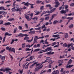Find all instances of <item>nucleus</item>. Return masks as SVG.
Returning a JSON list of instances; mask_svg holds the SVG:
<instances>
[{
	"label": "nucleus",
	"instance_id": "nucleus-35",
	"mask_svg": "<svg viewBox=\"0 0 74 74\" xmlns=\"http://www.w3.org/2000/svg\"><path fill=\"white\" fill-rule=\"evenodd\" d=\"M51 65H52V63L49 64V65L48 66V68H49V69L51 68Z\"/></svg>",
	"mask_w": 74,
	"mask_h": 74
},
{
	"label": "nucleus",
	"instance_id": "nucleus-51",
	"mask_svg": "<svg viewBox=\"0 0 74 74\" xmlns=\"http://www.w3.org/2000/svg\"><path fill=\"white\" fill-rule=\"evenodd\" d=\"M33 56H31V57H30L29 58L30 60H32L33 59Z\"/></svg>",
	"mask_w": 74,
	"mask_h": 74
},
{
	"label": "nucleus",
	"instance_id": "nucleus-33",
	"mask_svg": "<svg viewBox=\"0 0 74 74\" xmlns=\"http://www.w3.org/2000/svg\"><path fill=\"white\" fill-rule=\"evenodd\" d=\"M12 10L13 12H15L16 11V9H15V7H14L12 8Z\"/></svg>",
	"mask_w": 74,
	"mask_h": 74
},
{
	"label": "nucleus",
	"instance_id": "nucleus-9",
	"mask_svg": "<svg viewBox=\"0 0 74 74\" xmlns=\"http://www.w3.org/2000/svg\"><path fill=\"white\" fill-rule=\"evenodd\" d=\"M46 6L47 7H49L50 10H51V9H52V8H53L51 7V5L50 4L46 5Z\"/></svg>",
	"mask_w": 74,
	"mask_h": 74
},
{
	"label": "nucleus",
	"instance_id": "nucleus-28",
	"mask_svg": "<svg viewBox=\"0 0 74 74\" xmlns=\"http://www.w3.org/2000/svg\"><path fill=\"white\" fill-rule=\"evenodd\" d=\"M1 29L2 30V31H5V27H2L1 28Z\"/></svg>",
	"mask_w": 74,
	"mask_h": 74
},
{
	"label": "nucleus",
	"instance_id": "nucleus-30",
	"mask_svg": "<svg viewBox=\"0 0 74 74\" xmlns=\"http://www.w3.org/2000/svg\"><path fill=\"white\" fill-rule=\"evenodd\" d=\"M73 66V65H69L66 66V68H71Z\"/></svg>",
	"mask_w": 74,
	"mask_h": 74
},
{
	"label": "nucleus",
	"instance_id": "nucleus-45",
	"mask_svg": "<svg viewBox=\"0 0 74 74\" xmlns=\"http://www.w3.org/2000/svg\"><path fill=\"white\" fill-rule=\"evenodd\" d=\"M19 36H20V37H23V35L22 34H20L18 35V37Z\"/></svg>",
	"mask_w": 74,
	"mask_h": 74
},
{
	"label": "nucleus",
	"instance_id": "nucleus-42",
	"mask_svg": "<svg viewBox=\"0 0 74 74\" xmlns=\"http://www.w3.org/2000/svg\"><path fill=\"white\" fill-rule=\"evenodd\" d=\"M29 63H28L25 66V69H27V68H28V66H29Z\"/></svg>",
	"mask_w": 74,
	"mask_h": 74
},
{
	"label": "nucleus",
	"instance_id": "nucleus-23",
	"mask_svg": "<svg viewBox=\"0 0 74 74\" xmlns=\"http://www.w3.org/2000/svg\"><path fill=\"white\" fill-rule=\"evenodd\" d=\"M73 26H74V25L73 24H71L69 26V27L70 29H71V28H72L73 27Z\"/></svg>",
	"mask_w": 74,
	"mask_h": 74
},
{
	"label": "nucleus",
	"instance_id": "nucleus-5",
	"mask_svg": "<svg viewBox=\"0 0 74 74\" xmlns=\"http://www.w3.org/2000/svg\"><path fill=\"white\" fill-rule=\"evenodd\" d=\"M38 39H39V38H38V36H35L34 40V43H36V42L37 40H38Z\"/></svg>",
	"mask_w": 74,
	"mask_h": 74
},
{
	"label": "nucleus",
	"instance_id": "nucleus-38",
	"mask_svg": "<svg viewBox=\"0 0 74 74\" xmlns=\"http://www.w3.org/2000/svg\"><path fill=\"white\" fill-rule=\"evenodd\" d=\"M47 27H45V25H44L43 26H42L41 29H45Z\"/></svg>",
	"mask_w": 74,
	"mask_h": 74
},
{
	"label": "nucleus",
	"instance_id": "nucleus-11",
	"mask_svg": "<svg viewBox=\"0 0 74 74\" xmlns=\"http://www.w3.org/2000/svg\"><path fill=\"white\" fill-rule=\"evenodd\" d=\"M56 5L55 6V7H56V8H57L59 5H60V3H59L58 2H56Z\"/></svg>",
	"mask_w": 74,
	"mask_h": 74
},
{
	"label": "nucleus",
	"instance_id": "nucleus-27",
	"mask_svg": "<svg viewBox=\"0 0 74 74\" xmlns=\"http://www.w3.org/2000/svg\"><path fill=\"white\" fill-rule=\"evenodd\" d=\"M67 19H69V20H73V17H68L67 18Z\"/></svg>",
	"mask_w": 74,
	"mask_h": 74
},
{
	"label": "nucleus",
	"instance_id": "nucleus-57",
	"mask_svg": "<svg viewBox=\"0 0 74 74\" xmlns=\"http://www.w3.org/2000/svg\"><path fill=\"white\" fill-rule=\"evenodd\" d=\"M40 45H41L40 44H38L36 45V47H40Z\"/></svg>",
	"mask_w": 74,
	"mask_h": 74
},
{
	"label": "nucleus",
	"instance_id": "nucleus-15",
	"mask_svg": "<svg viewBox=\"0 0 74 74\" xmlns=\"http://www.w3.org/2000/svg\"><path fill=\"white\" fill-rule=\"evenodd\" d=\"M60 14H66V12L65 10H64L63 9L60 12Z\"/></svg>",
	"mask_w": 74,
	"mask_h": 74
},
{
	"label": "nucleus",
	"instance_id": "nucleus-64",
	"mask_svg": "<svg viewBox=\"0 0 74 74\" xmlns=\"http://www.w3.org/2000/svg\"><path fill=\"white\" fill-rule=\"evenodd\" d=\"M63 70H64V69L62 68L60 70V72H61V73H63Z\"/></svg>",
	"mask_w": 74,
	"mask_h": 74
},
{
	"label": "nucleus",
	"instance_id": "nucleus-13",
	"mask_svg": "<svg viewBox=\"0 0 74 74\" xmlns=\"http://www.w3.org/2000/svg\"><path fill=\"white\" fill-rule=\"evenodd\" d=\"M10 70H11V69L9 68L4 69V70H3L4 72H5V71H10Z\"/></svg>",
	"mask_w": 74,
	"mask_h": 74
},
{
	"label": "nucleus",
	"instance_id": "nucleus-29",
	"mask_svg": "<svg viewBox=\"0 0 74 74\" xmlns=\"http://www.w3.org/2000/svg\"><path fill=\"white\" fill-rule=\"evenodd\" d=\"M17 30H18V28L17 27H16L14 29V33H16V31H17Z\"/></svg>",
	"mask_w": 74,
	"mask_h": 74
},
{
	"label": "nucleus",
	"instance_id": "nucleus-63",
	"mask_svg": "<svg viewBox=\"0 0 74 74\" xmlns=\"http://www.w3.org/2000/svg\"><path fill=\"white\" fill-rule=\"evenodd\" d=\"M40 10H44V6H41L40 7Z\"/></svg>",
	"mask_w": 74,
	"mask_h": 74
},
{
	"label": "nucleus",
	"instance_id": "nucleus-58",
	"mask_svg": "<svg viewBox=\"0 0 74 74\" xmlns=\"http://www.w3.org/2000/svg\"><path fill=\"white\" fill-rule=\"evenodd\" d=\"M53 46H54L56 44V42H54L52 43V44Z\"/></svg>",
	"mask_w": 74,
	"mask_h": 74
},
{
	"label": "nucleus",
	"instance_id": "nucleus-2",
	"mask_svg": "<svg viewBox=\"0 0 74 74\" xmlns=\"http://www.w3.org/2000/svg\"><path fill=\"white\" fill-rule=\"evenodd\" d=\"M51 49H52V47H47V49H45V50H41L39 51L40 52H38V53L39 54L40 53H42V52H48V51H51Z\"/></svg>",
	"mask_w": 74,
	"mask_h": 74
},
{
	"label": "nucleus",
	"instance_id": "nucleus-32",
	"mask_svg": "<svg viewBox=\"0 0 74 74\" xmlns=\"http://www.w3.org/2000/svg\"><path fill=\"white\" fill-rule=\"evenodd\" d=\"M41 27H39L37 28H35V30H41Z\"/></svg>",
	"mask_w": 74,
	"mask_h": 74
},
{
	"label": "nucleus",
	"instance_id": "nucleus-17",
	"mask_svg": "<svg viewBox=\"0 0 74 74\" xmlns=\"http://www.w3.org/2000/svg\"><path fill=\"white\" fill-rule=\"evenodd\" d=\"M11 23H10V22H8L6 23H5L3 24L4 25H5V26H7V25H11Z\"/></svg>",
	"mask_w": 74,
	"mask_h": 74
},
{
	"label": "nucleus",
	"instance_id": "nucleus-1",
	"mask_svg": "<svg viewBox=\"0 0 74 74\" xmlns=\"http://www.w3.org/2000/svg\"><path fill=\"white\" fill-rule=\"evenodd\" d=\"M47 59H46L44 62H43L41 64L40 63L38 64H36V67H38L37 68H36L35 69V71H38L39 70V69H42V67H43V66L42 65V64H43V63H45L46 62H47ZM38 66H39L38 67Z\"/></svg>",
	"mask_w": 74,
	"mask_h": 74
},
{
	"label": "nucleus",
	"instance_id": "nucleus-52",
	"mask_svg": "<svg viewBox=\"0 0 74 74\" xmlns=\"http://www.w3.org/2000/svg\"><path fill=\"white\" fill-rule=\"evenodd\" d=\"M9 52H12V47H10L9 49Z\"/></svg>",
	"mask_w": 74,
	"mask_h": 74
},
{
	"label": "nucleus",
	"instance_id": "nucleus-44",
	"mask_svg": "<svg viewBox=\"0 0 74 74\" xmlns=\"http://www.w3.org/2000/svg\"><path fill=\"white\" fill-rule=\"evenodd\" d=\"M70 7H74V3H72L70 5Z\"/></svg>",
	"mask_w": 74,
	"mask_h": 74
},
{
	"label": "nucleus",
	"instance_id": "nucleus-34",
	"mask_svg": "<svg viewBox=\"0 0 74 74\" xmlns=\"http://www.w3.org/2000/svg\"><path fill=\"white\" fill-rule=\"evenodd\" d=\"M18 71L20 74H22V73L23 72V69H22V70L19 71Z\"/></svg>",
	"mask_w": 74,
	"mask_h": 74
},
{
	"label": "nucleus",
	"instance_id": "nucleus-8",
	"mask_svg": "<svg viewBox=\"0 0 74 74\" xmlns=\"http://www.w3.org/2000/svg\"><path fill=\"white\" fill-rule=\"evenodd\" d=\"M25 18H26V19H27V21H29L31 20V19H30V18H29V17L27 16V15H26L25 14Z\"/></svg>",
	"mask_w": 74,
	"mask_h": 74
},
{
	"label": "nucleus",
	"instance_id": "nucleus-31",
	"mask_svg": "<svg viewBox=\"0 0 74 74\" xmlns=\"http://www.w3.org/2000/svg\"><path fill=\"white\" fill-rule=\"evenodd\" d=\"M57 33H58V34H64V33H63L62 32H56L53 34H53H57Z\"/></svg>",
	"mask_w": 74,
	"mask_h": 74
},
{
	"label": "nucleus",
	"instance_id": "nucleus-7",
	"mask_svg": "<svg viewBox=\"0 0 74 74\" xmlns=\"http://www.w3.org/2000/svg\"><path fill=\"white\" fill-rule=\"evenodd\" d=\"M54 53H55L54 52H52V51H51L49 52L46 53L47 54V55H53Z\"/></svg>",
	"mask_w": 74,
	"mask_h": 74
},
{
	"label": "nucleus",
	"instance_id": "nucleus-60",
	"mask_svg": "<svg viewBox=\"0 0 74 74\" xmlns=\"http://www.w3.org/2000/svg\"><path fill=\"white\" fill-rule=\"evenodd\" d=\"M36 14H35V15H38V14H40V12H36Z\"/></svg>",
	"mask_w": 74,
	"mask_h": 74
},
{
	"label": "nucleus",
	"instance_id": "nucleus-50",
	"mask_svg": "<svg viewBox=\"0 0 74 74\" xmlns=\"http://www.w3.org/2000/svg\"><path fill=\"white\" fill-rule=\"evenodd\" d=\"M14 39H12V42L10 43L11 44H12L14 43Z\"/></svg>",
	"mask_w": 74,
	"mask_h": 74
},
{
	"label": "nucleus",
	"instance_id": "nucleus-56",
	"mask_svg": "<svg viewBox=\"0 0 74 74\" xmlns=\"http://www.w3.org/2000/svg\"><path fill=\"white\" fill-rule=\"evenodd\" d=\"M51 69H49L47 70V73H51Z\"/></svg>",
	"mask_w": 74,
	"mask_h": 74
},
{
	"label": "nucleus",
	"instance_id": "nucleus-10",
	"mask_svg": "<svg viewBox=\"0 0 74 74\" xmlns=\"http://www.w3.org/2000/svg\"><path fill=\"white\" fill-rule=\"evenodd\" d=\"M22 10V8H17L16 10V11L18 12V11H19L20 12V14H21V11Z\"/></svg>",
	"mask_w": 74,
	"mask_h": 74
},
{
	"label": "nucleus",
	"instance_id": "nucleus-49",
	"mask_svg": "<svg viewBox=\"0 0 74 74\" xmlns=\"http://www.w3.org/2000/svg\"><path fill=\"white\" fill-rule=\"evenodd\" d=\"M26 51H31V50H32L31 49H30L29 48H26Z\"/></svg>",
	"mask_w": 74,
	"mask_h": 74
},
{
	"label": "nucleus",
	"instance_id": "nucleus-43",
	"mask_svg": "<svg viewBox=\"0 0 74 74\" xmlns=\"http://www.w3.org/2000/svg\"><path fill=\"white\" fill-rule=\"evenodd\" d=\"M65 57L64 56V55H62V56H60V59H62V58H64Z\"/></svg>",
	"mask_w": 74,
	"mask_h": 74
},
{
	"label": "nucleus",
	"instance_id": "nucleus-37",
	"mask_svg": "<svg viewBox=\"0 0 74 74\" xmlns=\"http://www.w3.org/2000/svg\"><path fill=\"white\" fill-rule=\"evenodd\" d=\"M63 46L64 47H67V44L66 43H64L63 44Z\"/></svg>",
	"mask_w": 74,
	"mask_h": 74
},
{
	"label": "nucleus",
	"instance_id": "nucleus-62",
	"mask_svg": "<svg viewBox=\"0 0 74 74\" xmlns=\"http://www.w3.org/2000/svg\"><path fill=\"white\" fill-rule=\"evenodd\" d=\"M65 9H67L68 8V5H65Z\"/></svg>",
	"mask_w": 74,
	"mask_h": 74
},
{
	"label": "nucleus",
	"instance_id": "nucleus-54",
	"mask_svg": "<svg viewBox=\"0 0 74 74\" xmlns=\"http://www.w3.org/2000/svg\"><path fill=\"white\" fill-rule=\"evenodd\" d=\"M0 24H1L2 25L3 24V20L0 21Z\"/></svg>",
	"mask_w": 74,
	"mask_h": 74
},
{
	"label": "nucleus",
	"instance_id": "nucleus-53",
	"mask_svg": "<svg viewBox=\"0 0 74 74\" xmlns=\"http://www.w3.org/2000/svg\"><path fill=\"white\" fill-rule=\"evenodd\" d=\"M49 19V17H46L45 18V20L46 21L47 20H48Z\"/></svg>",
	"mask_w": 74,
	"mask_h": 74
},
{
	"label": "nucleus",
	"instance_id": "nucleus-48",
	"mask_svg": "<svg viewBox=\"0 0 74 74\" xmlns=\"http://www.w3.org/2000/svg\"><path fill=\"white\" fill-rule=\"evenodd\" d=\"M65 9L66 10H65V12L66 13V12H69V10L68 9Z\"/></svg>",
	"mask_w": 74,
	"mask_h": 74
},
{
	"label": "nucleus",
	"instance_id": "nucleus-26",
	"mask_svg": "<svg viewBox=\"0 0 74 74\" xmlns=\"http://www.w3.org/2000/svg\"><path fill=\"white\" fill-rule=\"evenodd\" d=\"M41 51V49L40 48L34 50V52H37V51Z\"/></svg>",
	"mask_w": 74,
	"mask_h": 74
},
{
	"label": "nucleus",
	"instance_id": "nucleus-3",
	"mask_svg": "<svg viewBox=\"0 0 74 74\" xmlns=\"http://www.w3.org/2000/svg\"><path fill=\"white\" fill-rule=\"evenodd\" d=\"M59 34L53 35L52 36V37H53L54 38H51L50 39V40H52L53 41H55V40H57V39H59V38H60V37H59Z\"/></svg>",
	"mask_w": 74,
	"mask_h": 74
},
{
	"label": "nucleus",
	"instance_id": "nucleus-46",
	"mask_svg": "<svg viewBox=\"0 0 74 74\" xmlns=\"http://www.w3.org/2000/svg\"><path fill=\"white\" fill-rule=\"evenodd\" d=\"M5 51V49H4L3 50H1L0 51V53H2L3 52H4V51Z\"/></svg>",
	"mask_w": 74,
	"mask_h": 74
},
{
	"label": "nucleus",
	"instance_id": "nucleus-41",
	"mask_svg": "<svg viewBox=\"0 0 74 74\" xmlns=\"http://www.w3.org/2000/svg\"><path fill=\"white\" fill-rule=\"evenodd\" d=\"M56 10V8H54L53 9H52L51 10V12H53V11H55V10Z\"/></svg>",
	"mask_w": 74,
	"mask_h": 74
},
{
	"label": "nucleus",
	"instance_id": "nucleus-25",
	"mask_svg": "<svg viewBox=\"0 0 74 74\" xmlns=\"http://www.w3.org/2000/svg\"><path fill=\"white\" fill-rule=\"evenodd\" d=\"M40 20H41L40 22V23H41L44 22V18H41L40 19Z\"/></svg>",
	"mask_w": 74,
	"mask_h": 74
},
{
	"label": "nucleus",
	"instance_id": "nucleus-47",
	"mask_svg": "<svg viewBox=\"0 0 74 74\" xmlns=\"http://www.w3.org/2000/svg\"><path fill=\"white\" fill-rule=\"evenodd\" d=\"M7 14V12H4L3 11V14H2V15H5Z\"/></svg>",
	"mask_w": 74,
	"mask_h": 74
},
{
	"label": "nucleus",
	"instance_id": "nucleus-21",
	"mask_svg": "<svg viewBox=\"0 0 74 74\" xmlns=\"http://www.w3.org/2000/svg\"><path fill=\"white\" fill-rule=\"evenodd\" d=\"M71 63H72V60H71V59L68 62V64H67V65L70 64H71Z\"/></svg>",
	"mask_w": 74,
	"mask_h": 74
},
{
	"label": "nucleus",
	"instance_id": "nucleus-59",
	"mask_svg": "<svg viewBox=\"0 0 74 74\" xmlns=\"http://www.w3.org/2000/svg\"><path fill=\"white\" fill-rule=\"evenodd\" d=\"M44 37H45V38H48L49 37V35H47L46 36H44Z\"/></svg>",
	"mask_w": 74,
	"mask_h": 74
},
{
	"label": "nucleus",
	"instance_id": "nucleus-18",
	"mask_svg": "<svg viewBox=\"0 0 74 74\" xmlns=\"http://www.w3.org/2000/svg\"><path fill=\"white\" fill-rule=\"evenodd\" d=\"M0 10H7V9H5V8L4 7L1 6L0 7Z\"/></svg>",
	"mask_w": 74,
	"mask_h": 74
},
{
	"label": "nucleus",
	"instance_id": "nucleus-4",
	"mask_svg": "<svg viewBox=\"0 0 74 74\" xmlns=\"http://www.w3.org/2000/svg\"><path fill=\"white\" fill-rule=\"evenodd\" d=\"M56 15H57V14H54L52 15V16L50 17V19L49 20V22H50H50L49 24H50V25H51V24H52V23L51 22V21H52V19H53L54 18V16Z\"/></svg>",
	"mask_w": 74,
	"mask_h": 74
},
{
	"label": "nucleus",
	"instance_id": "nucleus-61",
	"mask_svg": "<svg viewBox=\"0 0 74 74\" xmlns=\"http://www.w3.org/2000/svg\"><path fill=\"white\" fill-rule=\"evenodd\" d=\"M25 44H22V47L23 48L25 47Z\"/></svg>",
	"mask_w": 74,
	"mask_h": 74
},
{
	"label": "nucleus",
	"instance_id": "nucleus-40",
	"mask_svg": "<svg viewBox=\"0 0 74 74\" xmlns=\"http://www.w3.org/2000/svg\"><path fill=\"white\" fill-rule=\"evenodd\" d=\"M41 2H42V1H39V0H38L36 1L37 4H39V3H41Z\"/></svg>",
	"mask_w": 74,
	"mask_h": 74
},
{
	"label": "nucleus",
	"instance_id": "nucleus-19",
	"mask_svg": "<svg viewBox=\"0 0 74 74\" xmlns=\"http://www.w3.org/2000/svg\"><path fill=\"white\" fill-rule=\"evenodd\" d=\"M8 21H15V19H14V18H9L8 19Z\"/></svg>",
	"mask_w": 74,
	"mask_h": 74
},
{
	"label": "nucleus",
	"instance_id": "nucleus-16",
	"mask_svg": "<svg viewBox=\"0 0 74 74\" xmlns=\"http://www.w3.org/2000/svg\"><path fill=\"white\" fill-rule=\"evenodd\" d=\"M64 36L66 38H67L69 37V35L67 33H65L64 34Z\"/></svg>",
	"mask_w": 74,
	"mask_h": 74
},
{
	"label": "nucleus",
	"instance_id": "nucleus-24",
	"mask_svg": "<svg viewBox=\"0 0 74 74\" xmlns=\"http://www.w3.org/2000/svg\"><path fill=\"white\" fill-rule=\"evenodd\" d=\"M73 45V43H70L68 45L67 47H68V48H69V47H70L71 46V47Z\"/></svg>",
	"mask_w": 74,
	"mask_h": 74
},
{
	"label": "nucleus",
	"instance_id": "nucleus-20",
	"mask_svg": "<svg viewBox=\"0 0 74 74\" xmlns=\"http://www.w3.org/2000/svg\"><path fill=\"white\" fill-rule=\"evenodd\" d=\"M58 22H59L57 20H55L53 22V25H55V24H56V23H58Z\"/></svg>",
	"mask_w": 74,
	"mask_h": 74
},
{
	"label": "nucleus",
	"instance_id": "nucleus-39",
	"mask_svg": "<svg viewBox=\"0 0 74 74\" xmlns=\"http://www.w3.org/2000/svg\"><path fill=\"white\" fill-rule=\"evenodd\" d=\"M18 29H19V30H22V27L21 26H18Z\"/></svg>",
	"mask_w": 74,
	"mask_h": 74
},
{
	"label": "nucleus",
	"instance_id": "nucleus-12",
	"mask_svg": "<svg viewBox=\"0 0 74 74\" xmlns=\"http://www.w3.org/2000/svg\"><path fill=\"white\" fill-rule=\"evenodd\" d=\"M36 31H30L28 33H29V34H35V32Z\"/></svg>",
	"mask_w": 74,
	"mask_h": 74
},
{
	"label": "nucleus",
	"instance_id": "nucleus-55",
	"mask_svg": "<svg viewBox=\"0 0 74 74\" xmlns=\"http://www.w3.org/2000/svg\"><path fill=\"white\" fill-rule=\"evenodd\" d=\"M25 26L26 28H27V29H28V25L27 24H25Z\"/></svg>",
	"mask_w": 74,
	"mask_h": 74
},
{
	"label": "nucleus",
	"instance_id": "nucleus-36",
	"mask_svg": "<svg viewBox=\"0 0 74 74\" xmlns=\"http://www.w3.org/2000/svg\"><path fill=\"white\" fill-rule=\"evenodd\" d=\"M13 52L14 53L15 52V49L14 48H12V52Z\"/></svg>",
	"mask_w": 74,
	"mask_h": 74
},
{
	"label": "nucleus",
	"instance_id": "nucleus-14",
	"mask_svg": "<svg viewBox=\"0 0 74 74\" xmlns=\"http://www.w3.org/2000/svg\"><path fill=\"white\" fill-rule=\"evenodd\" d=\"M5 60V56H3L1 58V60L2 61V63H4Z\"/></svg>",
	"mask_w": 74,
	"mask_h": 74
},
{
	"label": "nucleus",
	"instance_id": "nucleus-22",
	"mask_svg": "<svg viewBox=\"0 0 74 74\" xmlns=\"http://www.w3.org/2000/svg\"><path fill=\"white\" fill-rule=\"evenodd\" d=\"M29 37L25 36L24 39V40H26V41H27V40H29Z\"/></svg>",
	"mask_w": 74,
	"mask_h": 74
},
{
	"label": "nucleus",
	"instance_id": "nucleus-6",
	"mask_svg": "<svg viewBox=\"0 0 74 74\" xmlns=\"http://www.w3.org/2000/svg\"><path fill=\"white\" fill-rule=\"evenodd\" d=\"M25 5H26L27 7H28L29 5H34V4H30L29 3V2H27L26 3L24 4Z\"/></svg>",
	"mask_w": 74,
	"mask_h": 74
}]
</instances>
